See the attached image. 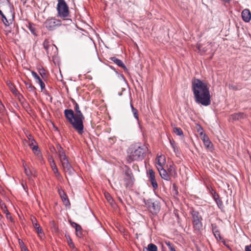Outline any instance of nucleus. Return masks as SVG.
<instances>
[{"label":"nucleus","instance_id":"nucleus-24","mask_svg":"<svg viewBox=\"0 0 251 251\" xmlns=\"http://www.w3.org/2000/svg\"><path fill=\"white\" fill-rule=\"evenodd\" d=\"M65 237L67 239L68 245L69 247L73 251H77V250L75 248V244H74L71 238L69 235H65Z\"/></svg>","mask_w":251,"mask_h":251},{"label":"nucleus","instance_id":"nucleus-33","mask_svg":"<svg viewBox=\"0 0 251 251\" xmlns=\"http://www.w3.org/2000/svg\"><path fill=\"white\" fill-rule=\"evenodd\" d=\"M7 85L9 86V88L13 94L15 95L19 94L12 83H11L10 82H9L7 83Z\"/></svg>","mask_w":251,"mask_h":251},{"label":"nucleus","instance_id":"nucleus-12","mask_svg":"<svg viewBox=\"0 0 251 251\" xmlns=\"http://www.w3.org/2000/svg\"><path fill=\"white\" fill-rule=\"evenodd\" d=\"M157 165H158L157 167V170L161 178L167 181L170 180L171 177L170 175L167 171L163 168L159 159L158 160Z\"/></svg>","mask_w":251,"mask_h":251},{"label":"nucleus","instance_id":"nucleus-27","mask_svg":"<svg viewBox=\"0 0 251 251\" xmlns=\"http://www.w3.org/2000/svg\"><path fill=\"white\" fill-rule=\"evenodd\" d=\"M25 85L29 92L33 93L35 96H37L36 88L31 83L25 82Z\"/></svg>","mask_w":251,"mask_h":251},{"label":"nucleus","instance_id":"nucleus-58","mask_svg":"<svg viewBox=\"0 0 251 251\" xmlns=\"http://www.w3.org/2000/svg\"><path fill=\"white\" fill-rule=\"evenodd\" d=\"M121 77H122L124 80H126V79H125V77H124V75H122H122H121Z\"/></svg>","mask_w":251,"mask_h":251},{"label":"nucleus","instance_id":"nucleus-46","mask_svg":"<svg viewBox=\"0 0 251 251\" xmlns=\"http://www.w3.org/2000/svg\"><path fill=\"white\" fill-rule=\"evenodd\" d=\"M6 211H7V213H6V216L7 219H9L11 222H13L14 219L11 216L10 212L8 211V210L7 209H6Z\"/></svg>","mask_w":251,"mask_h":251},{"label":"nucleus","instance_id":"nucleus-32","mask_svg":"<svg viewBox=\"0 0 251 251\" xmlns=\"http://www.w3.org/2000/svg\"><path fill=\"white\" fill-rule=\"evenodd\" d=\"M165 244L168 247L170 251H176L174 245L169 241H165Z\"/></svg>","mask_w":251,"mask_h":251},{"label":"nucleus","instance_id":"nucleus-49","mask_svg":"<svg viewBox=\"0 0 251 251\" xmlns=\"http://www.w3.org/2000/svg\"><path fill=\"white\" fill-rule=\"evenodd\" d=\"M245 251H251V244L245 247Z\"/></svg>","mask_w":251,"mask_h":251},{"label":"nucleus","instance_id":"nucleus-61","mask_svg":"<svg viewBox=\"0 0 251 251\" xmlns=\"http://www.w3.org/2000/svg\"><path fill=\"white\" fill-rule=\"evenodd\" d=\"M117 74H119V73H118V72L116 71V70L115 69V71H114Z\"/></svg>","mask_w":251,"mask_h":251},{"label":"nucleus","instance_id":"nucleus-35","mask_svg":"<svg viewBox=\"0 0 251 251\" xmlns=\"http://www.w3.org/2000/svg\"><path fill=\"white\" fill-rule=\"evenodd\" d=\"M75 234L77 237H81L82 235V228L81 226H79L77 228H75Z\"/></svg>","mask_w":251,"mask_h":251},{"label":"nucleus","instance_id":"nucleus-20","mask_svg":"<svg viewBox=\"0 0 251 251\" xmlns=\"http://www.w3.org/2000/svg\"><path fill=\"white\" fill-rule=\"evenodd\" d=\"M175 166L174 164L170 165L168 168V173L170 176H171L174 178L177 176V173L176 170Z\"/></svg>","mask_w":251,"mask_h":251},{"label":"nucleus","instance_id":"nucleus-15","mask_svg":"<svg viewBox=\"0 0 251 251\" xmlns=\"http://www.w3.org/2000/svg\"><path fill=\"white\" fill-rule=\"evenodd\" d=\"M248 115L243 112L235 113L230 116V119L233 121H237L247 118Z\"/></svg>","mask_w":251,"mask_h":251},{"label":"nucleus","instance_id":"nucleus-1","mask_svg":"<svg viewBox=\"0 0 251 251\" xmlns=\"http://www.w3.org/2000/svg\"><path fill=\"white\" fill-rule=\"evenodd\" d=\"M192 90L196 103L204 106L211 104L209 88L206 83L199 79H193L192 81Z\"/></svg>","mask_w":251,"mask_h":251},{"label":"nucleus","instance_id":"nucleus-63","mask_svg":"<svg viewBox=\"0 0 251 251\" xmlns=\"http://www.w3.org/2000/svg\"><path fill=\"white\" fill-rule=\"evenodd\" d=\"M223 0L226 1V2H227V1H228L229 0Z\"/></svg>","mask_w":251,"mask_h":251},{"label":"nucleus","instance_id":"nucleus-2","mask_svg":"<svg viewBox=\"0 0 251 251\" xmlns=\"http://www.w3.org/2000/svg\"><path fill=\"white\" fill-rule=\"evenodd\" d=\"M64 113L65 117L72 125L73 128L79 135H82L84 132L83 121L85 117L81 110H77L75 113L72 109H66Z\"/></svg>","mask_w":251,"mask_h":251},{"label":"nucleus","instance_id":"nucleus-8","mask_svg":"<svg viewBox=\"0 0 251 251\" xmlns=\"http://www.w3.org/2000/svg\"><path fill=\"white\" fill-rule=\"evenodd\" d=\"M125 176L124 177V181L126 182V187H131L132 186L134 181V178L132 173V171L127 166H125Z\"/></svg>","mask_w":251,"mask_h":251},{"label":"nucleus","instance_id":"nucleus-30","mask_svg":"<svg viewBox=\"0 0 251 251\" xmlns=\"http://www.w3.org/2000/svg\"><path fill=\"white\" fill-rule=\"evenodd\" d=\"M130 107L134 118L138 122H139V119L138 110L133 107V104L131 103H130Z\"/></svg>","mask_w":251,"mask_h":251},{"label":"nucleus","instance_id":"nucleus-59","mask_svg":"<svg viewBox=\"0 0 251 251\" xmlns=\"http://www.w3.org/2000/svg\"><path fill=\"white\" fill-rule=\"evenodd\" d=\"M51 158H53L52 156H50L49 158V162H50V161H51Z\"/></svg>","mask_w":251,"mask_h":251},{"label":"nucleus","instance_id":"nucleus-4","mask_svg":"<svg viewBox=\"0 0 251 251\" xmlns=\"http://www.w3.org/2000/svg\"><path fill=\"white\" fill-rule=\"evenodd\" d=\"M56 6L57 17L60 18L64 25H69L72 23L71 13L69 6L65 0H57Z\"/></svg>","mask_w":251,"mask_h":251},{"label":"nucleus","instance_id":"nucleus-38","mask_svg":"<svg viewBox=\"0 0 251 251\" xmlns=\"http://www.w3.org/2000/svg\"><path fill=\"white\" fill-rule=\"evenodd\" d=\"M174 132L177 135L182 136L183 135L182 130L180 127H176L174 128Z\"/></svg>","mask_w":251,"mask_h":251},{"label":"nucleus","instance_id":"nucleus-34","mask_svg":"<svg viewBox=\"0 0 251 251\" xmlns=\"http://www.w3.org/2000/svg\"><path fill=\"white\" fill-rule=\"evenodd\" d=\"M210 193L214 201L220 198L219 194L213 189L211 188Z\"/></svg>","mask_w":251,"mask_h":251},{"label":"nucleus","instance_id":"nucleus-11","mask_svg":"<svg viewBox=\"0 0 251 251\" xmlns=\"http://www.w3.org/2000/svg\"><path fill=\"white\" fill-rule=\"evenodd\" d=\"M149 181L150 182L153 190L158 189V185L155 179V173L152 169H149L147 173Z\"/></svg>","mask_w":251,"mask_h":251},{"label":"nucleus","instance_id":"nucleus-45","mask_svg":"<svg viewBox=\"0 0 251 251\" xmlns=\"http://www.w3.org/2000/svg\"><path fill=\"white\" fill-rule=\"evenodd\" d=\"M37 83H38L39 84L41 89V91H43L44 90H45V84L42 79H40V81H39Z\"/></svg>","mask_w":251,"mask_h":251},{"label":"nucleus","instance_id":"nucleus-57","mask_svg":"<svg viewBox=\"0 0 251 251\" xmlns=\"http://www.w3.org/2000/svg\"><path fill=\"white\" fill-rule=\"evenodd\" d=\"M118 200L121 202H123L122 199L120 197L118 198Z\"/></svg>","mask_w":251,"mask_h":251},{"label":"nucleus","instance_id":"nucleus-36","mask_svg":"<svg viewBox=\"0 0 251 251\" xmlns=\"http://www.w3.org/2000/svg\"><path fill=\"white\" fill-rule=\"evenodd\" d=\"M215 202L216 203L218 207L221 210H222L224 206L223 205V201L222 200L220 199V198L218 199H216L215 200Z\"/></svg>","mask_w":251,"mask_h":251},{"label":"nucleus","instance_id":"nucleus-52","mask_svg":"<svg viewBox=\"0 0 251 251\" xmlns=\"http://www.w3.org/2000/svg\"><path fill=\"white\" fill-rule=\"evenodd\" d=\"M4 109V106L3 104L2 103L1 101L0 100V110H3Z\"/></svg>","mask_w":251,"mask_h":251},{"label":"nucleus","instance_id":"nucleus-10","mask_svg":"<svg viewBox=\"0 0 251 251\" xmlns=\"http://www.w3.org/2000/svg\"><path fill=\"white\" fill-rule=\"evenodd\" d=\"M64 171L70 176L74 174L75 171L69 161L68 158L60 160Z\"/></svg>","mask_w":251,"mask_h":251},{"label":"nucleus","instance_id":"nucleus-16","mask_svg":"<svg viewBox=\"0 0 251 251\" xmlns=\"http://www.w3.org/2000/svg\"><path fill=\"white\" fill-rule=\"evenodd\" d=\"M109 59L117 64L119 67L123 68L126 73H128V70L127 68L121 60L116 58V57H111L109 58Z\"/></svg>","mask_w":251,"mask_h":251},{"label":"nucleus","instance_id":"nucleus-56","mask_svg":"<svg viewBox=\"0 0 251 251\" xmlns=\"http://www.w3.org/2000/svg\"><path fill=\"white\" fill-rule=\"evenodd\" d=\"M50 224H51V225H52L53 226H55V223H54V221H53L50 222Z\"/></svg>","mask_w":251,"mask_h":251},{"label":"nucleus","instance_id":"nucleus-43","mask_svg":"<svg viewBox=\"0 0 251 251\" xmlns=\"http://www.w3.org/2000/svg\"><path fill=\"white\" fill-rule=\"evenodd\" d=\"M39 73L43 78H44L45 77H46V70L43 67L39 69Z\"/></svg>","mask_w":251,"mask_h":251},{"label":"nucleus","instance_id":"nucleus-25","mask_svg":"<svg viewBox=\"0 0 251 251\" xmlns=\"http://www.w3.org/2000/svg\"><path fill=\"white\" fill-rule=\"evenodd\" d=\"M0 15L1 16V20L4 25L5 26H8L10 24L12 23V20L11 19H9L8 20L6 17V16L4 15V14L3 13L1 10L0 9Z\"/></svg>","mask_w":251,"mask_h":251},{"label":"nucleus","instance_id":"nucleus-21","mask_svg":"<svg viewBox=\"0 0 251 251\" xmlns=\"http://www.w3.org/2000/svg\"><path fill=\"white\" fill-rule=\"evenodd\" d=\"M57 149L60 160L68 158L65 154L64 150L59 144L57 145Z\"/></svg>","mask_w":251,"mask_h":251},{"label":"nucleus","instance_id":"nucleus-55","mask_svg":"<svg viewBox=\"0 0 251 251\" xmlns=\"http://www.w3.org/2000/svg\"><path fill=\"white\" fill-rule=\"evenodd\" d=\"M4 209H5V210L3 209V210H4V213L6 214L7 213L6 209H7L5 205L4 206Z\"/></svg>","mask_w":251,"mask_h":251},{"label":"nucleus","instance_id":"nucleus-26","mask_svg":"<svg viewBox=\"0 0 251 251\" xmlns=\"http://www.w3.org/2000/svg\"><path fill=\"white\" fill-rule=\"evenodd\" d=\"M26 27L33 35L37 36L35 24L31 22H28V24L26 25Z\"/></svg>","mask_w":251,"mask_h":251},{"label":"nucleus","instance_id":"nucleus-40","mask_svg":"<svg viewBox=\"0 0 251 251\" xmlns=\"http://www.w3.org/2000/svg\"><path fill=\"white\" fill-rule=\"evenodd\" d=\"M23 165L24 167L25 173V175L27 176L30 177L32 175V173L31 171L30 170V169L29 168H27L25 166V165L24 164Z\"/></svg>","mask_w":251,"mask_h":251},{"label":"nucleus","instance_id":"nucleus-14","mask_svg":"<svg viewBox=\"0 0 251 251\" xmlns=\"http://www.w3.org/2000/svg\"><path fill=\"white\" fill-rule=\"evenodd\" d=\"M201 138L202 140L203 144L205 147L207 149H212L213 148V144L211 141L209 140V137L205 134H202V132L201 133Z\"/></svg>","mask_w":251,"mask_h":251},{"label":"nucleus","instance_id":"nucleus-44","mask_svg":"<svg viewBox=\"0 0 251 251\" xmlns=\"http://www.w3.org/2000/svg\"><path fill=\"white\" fill-rule=\"evenodd\" d=\"M71 101L72 102V103H73L74 105V110L75 111H77V110H80V108H79V105L75 101V100L74 99H72L71 100Z\"/></svg>","mask_w":251,"mask_h":251},{"label":"nucleus","instance_id":"nucleus-64","mask_svg":"<svg viewBox=\"0 0 251 251\" xmlns=\"http://www.w3.org/2000/svg\"><path fill=\"white\" fill-rule=\"evenodd\" d=\"M162 251H164L163 249H162Z\"/></svg>","mask_w":251,"mask_h":251},{"label":"nucleus","instance_id":"nucleus-39","mask_svg":"<svg viewBox=\"0 0 251 251\" xmlns=\"http://www.w3.org/2000/svg\"><path fill=\"white\" fill-rule=\"evenodd\" d=\"M19 243L20 245L22 251H28L26 246L25 245L23 240L19 239Z\"/></svg>","mask_w":251,"mask_h":251},{"label":"nucleus","instance_id":"nucleus-23","mask_svg":"<svg viewBox=\"0 0 251 251\" xmlns=\"http://www.w3.org/2000/svg\"><path fill=\"white\" fill-rule=\"evenodd\" d=\"M18 99L21 104L25 109H27L29 107V103L26 102V100L22 95L19 94Z\"/></svg>","mask_w":251,"mask_h":251},{"label":"nucleus","instance_id":"nucleus-9","mask_svg":"<svg viewBox=\"0 0 251 251\" xmlns=\"http://www.w3.org/2000/svg\"><path fill=\"white\" fill-rule=\"evenodd\" d=\"M43 45L49 57L50 56H53L55 55L57 48L54 45L50 44L48 40H45Z\"/></svg>","mask_w":251,"mask_h":251},{"label":"nucleus","instance_id":"nucleus-41","mask_svg":"<svg viewBox=\"0 0 251 251\" xmlns=\"http://www.w3.org/2000/svg\"><path fill=\"white\" fill-rule=\"evenodd\" d=\"M172 192L175 195L177 196L178 195V188L175 183H174L173 185Z\"/></svg>","mask_w":251,"mask_h":251},{"label":"nucleus","instance_id":"nucleus-62","mask_svg":"<svg viewBox=\"0 0 251 251\" xmlns=\"http://www.w3.org/2000/svg\"><path fill=\"white\" fill-rule=\"evenodd\" d=\"M117 74H119V73H118V72L116 71V70L115 69V71H114Z\"/></svg>","mask_w":251,"mask_h":251},{"label":"nucleus","instance_id":"nucleus-37","mask_svg":"<svg viewBox=\"0 0 251 251\" xmlns=\"http://www.w3.org/2000/svg\"><path fill=\"white\" fill-rule=\"evenodd\" d=\"M28 139L30 141V143L29 144V146L31 148V147L34 145V143H36L35 140L33 138V136L31 134H29L27 136Z\"/></svg>","mask_w":251,"mask_h":251},{"label":"nucleus","instance_id":"nucleus-28","mask_svg":"<svg viewBox=\"0 0 251 251\" xmlns=\"http://www.w3.org/2000/svg\"><path fill=\"white\" fill-rule=\"evenodd\" d=\"M212 231L215 237L217 240H221L222 237L221 236V234L220 231L217 229L216 226H214L212 225Z\"/></svg>","mask_w":251,"mask_h":251},{"label":"nucleus","instance_id":"nucleus-31","mask_svg":"<svg viewBox=\"0 0 251 251\" xmlns=\"http://www.w3.org/2000/svg\"><path fill=\"white\" fill-rule=\"evenodd\" d=\"M32 150L34 153L37 155H39V154H41V151L39 148V147L37 145H33L31 148Z\"/></svg>","mask_w":251,"mask_h":251},{"label":"nucleus","instance_id":"nucleus-19","mask_svg":"<svg viewBox=\"0 0 251 251\" xmlns=\"http://www.w3.org/2000/svg\"><path fill=\"white\" fill-rule=\"evenodd\" d=\"M50 166L52 169V171L55 174V176L56 177H60L61 175L58 171V170L53 158H51V161H50Z\"/></svg>","mask_w":251,"mask_h":251},{"label":"nucleus","instance_id":"nucleus-17","mask_svg":"<svg viewBox=\"0 0 251 251\" xmlns=\"http://www.w3.org/2000/svg\"><path fill=\"white\" fill-rule=\"evenodd\" d=\"M243 20L246 22H249L251 19V13L248 9H245L242 12Z\"/></svg>","mask_w":251,"mask_h":251},{"label":"nucleus","instance_id":"nucleus-60","mask_svg":"<svg viewBox=\"0 0 251 251\" xmlns=\"http://www.w3.org/2000/svg\"><path fill=\"white\" fill-rule=\"evenodd\" d=\"M231 87L232 88V89L236 90V88L235 86H231Z\"/></svg>","mask_w":251,"mask_h":251},{"label":"nucleus","instance_id":"nucleus-3","mask_svg":"<svg viewBox=\"0 0 251 251\" xmlns=\"http://www.w3.org/2000/svg\"><path fill=\"white\" fill-rule=\"evenodd\" d=\"M148 151V149L145 145L141 143L132 144L127 150V161L128 163L141 161L145 158Z\"/></svg>","mask_w":251,"mask_h":251},{"label":"nucleus","instance_id":"nucleus-13","mask_svg":"<svg viewBox=\"0 0 251 251\" xmlns=\"http://www.w3.org/2000/svg\"><path fill=\"white\" fill-rule=\"evenodd\" d=\"M5 6H8L9 8L8 13L12 16V19H13L15 13L13 4L10 3L9 0H0V9L1 8L3 9V7Z\"/></svg>","mask_w":251,"mask_h":251},{"label":"nucleus","instance_id":"nucleus-18","mask_svg":"<svg viewBox=\"0 0 251 251\" xmlns=\"http://www.w3.org/2000/svg\"><path fill=\"white\" fill-rule=\"evenodd\" d=\"M59 194L60 196V198L63 202L64 204L67 206L68 205H70V202L69 200L67 197L66 194L64 192L63 190H59L58 191Z\"/></svg>","mask_w":251,"mask_h":251},{"label":"nucleus","instance_id":"nucleus-22","mask_svg":"<svg viewBox=\"0 0 251 251\" xmlns=\"http://www.w3.org/2000/svg\"><path fill=\"white\" fill-rule=\"evenodd\" d=\"M32 224L33 225L34 227L36 230V232L38 234H42L43 233V230L42 227L40 226L39 224L37 222L36 219L35 218H33V219H32Z\"/></svg>","mask_w":251,"mask_h":251},{"label":"nucleus","instance_id":"nucleus-50","mask_svg":"<svg viewBox=\"0 0 251 251\" xmlns=\"http://www.w3.org/2000/svg\"><path fill=\"white\" fill-rule=\"evenodd\" d=\"M222 242L223 243V244L226 246V247L227 248H229V246L228 245V244L227 243L226 241L225 240H223L222 241Z\"/></svg>","mask_w":251,"mask_h":251},{"label":"nucleus","instance_id":"nucleus-29","mask_svg":"<svg viewBox=\"0 0 251 251\" xmlns=\"http://www.w3.org/2000/svg\"><path fill=\"white\" fill-rule=\"evenodd\" d=\"M143 251H157V247L154 244L150 243L144 249Z\"/></svg>","mask_w":251,"mask_h":251},{"label":"nucleus","instance_id":"nucleus-6","mask_svg":"<svg viewBox=\"0 0 251 251\" xmlns=\"http://www.w3.org/2000/svg\"><path fill=\"white\" fill-rule=\"evenodd\" d=\"M144 203L149 211L152 215H156L159 212L161 205L158 201L154 199H144Z\"/></svg>","mask_w":251,"mask_h":251},{"label":"nucleus","instance_id":"nucleus-5","mask_svg":"<svg viewBox=\"0 0 251 251\" xmlns=\"http://www.w3.org/2000/svg\"><path fill=\"white\" fill-rule=\"evenodd\" d=\"M189 213L192 217L193 228L195 232H200L202 228V221L203 220L200 212L193 207L189 208Z\"/></svg>","mask_w":251,"mask_h":251},{"label":"nucleus","instance_id":"nucleus-42","mask_svg":"<svg viewBox=\"0 0 251 251\" xmlns=\"http://www.w3.org/2000/svg\"><path fill=\"white\" fill-rule=\"evenodd\" d=\"M31 74L34 79L36 80V82H37L40 81V79H42L34 71H31Z\"/></svg>","mask_w":251,"mask_h":251},{"label":"nucleus","instance_id":"nucleus-53","mask_svg":"<svg viewBox=\"0 0 251 251\" xmlns=\"http://www.w3.org/2000/svg\"><path fill=\"white\" fill-rule=\"evenodd\" d=\"M105 197H106L107 200L108 201H110V200L111 199V197L109 194H108V195L106 196Z\"/></svg>","mask_w":251,"mask_h":251},{"label":"nucleus","instance_id":"nucleus-51","mask_svg":"<svg viewBox=\"0 0 251 251\" xmlns=\"http://www.w3.org/2000/svg\"><path fill=\"white\" fill-rule=\"evenodd\" d=\"M170 144H171V147H172V148L176 146L175 143V141L174 140H170Z\"/></svg>","mask_w":251,"mask_h":251},{"label":"nucleus","instance_id":"nucleus-54","mask_svg":"<svg viewBox=\"0 0 251 251\" xmlns=\"http://www.w3.org/2000/svg\"><path fill=\"white\" fill-rule=\"evenodd\" d=\"M109 68L113 71H115V68L112 66H109Z\"/></svg>","mask_w":251,"mask_h":251},{"label":"nucleus","instance_id":"nucleus-48","mask_svg":"<svg viewBox=\"0 0 251 251\" xmlns=\"http://www.w3.org/2000/svg\"><path fill=\"white\" fill-rule=\"evenodd\" d=\"M173 149L174 151L176 153H177L179 152V148L177 146H176L175 147H173Z\"/></svg>","mask_w":251,"mask_h":251},{"label":"nucleus","instance_id":"nucleus-47","mask_svg":"<svg viewBox=\"0 0 251 251\" xmlns=\"http://www.w3.org/2000/svg\"><path fill=\"white\" fill-rule=\"evenodd\" d=\"M71 225L72 226L74 227L75 229V228H77V227H78L79 226H80L79 225L74 222H71Z\"/></svg>","mask_w":251,"mask_h":251},{"label":"nucleus","instance_id":"nucleus-7","mask_svg":"<svg viewBox=\"0 0 251 251\" xmlns=\"http://www.w3.org/2000/svg\"><path fill=\"white\" fill-rule=\"evenodd\" d=\"M45 27L50 31L54 30L57 27L63 25L62 20H57L55 18L47 19L45 23Z\"/></svg>","mask_w":251,"mask_h":251}]
</instances>
